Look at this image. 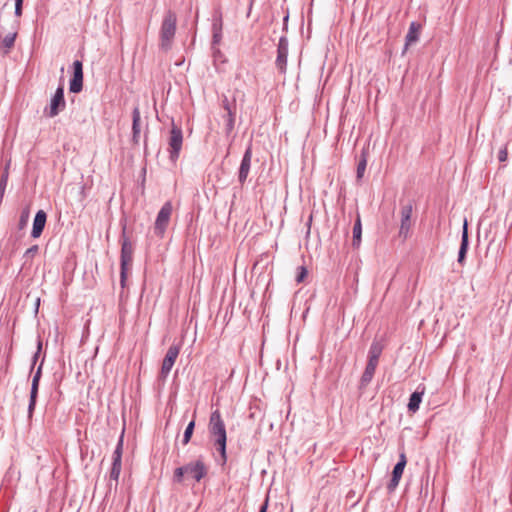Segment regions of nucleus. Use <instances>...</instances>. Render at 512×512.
<instances>
[{"instance_id":"2f4dec72","label":"nucleus","mask_w":512,"mask_h":512,"mask_svg":"<svg viewBox=\"0 0 512 512\" xmlns=\"http://www.w3.org/2000/svg\"><path fill=\"white\" fill-rule=\"evenodd\" d=\"M29 219V209H24L21 213L20 220H19V226L20 228H23Z\"/></svg>"},{"instance_id":"7c9ffc66","label":"nucleus","mask_w":512,"mask_h":512,"mask_svg":"<svg viewBox=\"0 0 512 512\" xmlns=\"http://www.w3.org/2000/svg\"><path fill=\"white\" fill-rule=\"evenodd\" d=\"M508 159V149L507 145H504L500 150L498 151V160L499 162H505Z\"/></svg>"},{"instance_id":"2eb2a0df","label":"nucleus","mask_w":512,"mask_h":512,"mask_svg":"<svg viewBox=\"0 0 512 512\" xmlns=\"http://www.w3.org/2000/svg\"><path fill=\"white\" fill-rule=\"evenodd\" d=\"M469 247V240H468V223L467 220L464 221L463 224V230H462V236H461V244L458 252V263L460 265H463L465 262L466 253L468 251Z\"/></svg>"},{"instance_id":"ea45409f","label":"nucleus","mask_w":512,"mask_h":512,"mask_svg":"<svg viewBox=\"0 0 512 512\" xmlns=\"http://www.w3.org/2000/svg\"><path fill=\"white\" fill-rule=\"evenodd\" d=\"M15 4H23V0H15Z\"/></svg>"},{"instance_id":"58836bf2","label":"nucleus","mask_w":512,"mask_h":512,"mask_svg":"<svg viewBox=\"0 0 512 512\" xmlns=\"http://www.w3.org/2000/svg\"><path fill=\"white\" fill-rule=\"evenodd\" d=\"M34 377L41 378V365L38 367L37 371L35 372Z\"/></svg>"},{"instance_id":"72a5a7b5","label":"nucleus","mask_w":512,"mask_h":512,"mask_svg":"<svg viewBox=\"0 0 512 512\" xmlns=\"http://www.w3.org/2000/svg\"><path fill=\"white\" fill-rule=\"evenodd\" d=\"M306 275H307L306 268L303 266L299 267V273L296 277L297 283H301L304 280V278L306 277Z\"/></svg>"},{"instance_id":"f704fd0d","label":"nucleus","mask_w":512,"mask_h":512,"mask_svg":"<svg viewBox=\"0 0 512 512\" xmlns=\"http://www.w3.org/2000/svg\"><path fill=\"white\" fill-rule=\"evenodd\" d=\"M223 107L227 111V115L234 113L227 98L223 101Z\"/></svg>"},{"instance_id":"4be33fe9","label":"nucleus","mask_w":512,"mask_h":512,"mask_svg":"<svg viewBox=\"0 0 512 512\" xmlns=\"http://www.w3.org/2000/svg\"><path fill=\"white\" fill-rule=\"evenodd\" d=\"M382 350L383 346L381 345V343L377 341L372 342L368 352V361L378 364Z\"/></svg>"},{"instance_id":"aec40b11","label":"nucleus","mask_w":512,"mask_h":512,"mask_svg":"<svg viewBox=\"0 0 512 512\" xmlns=\"http://www.w3.org/2000/svg\"><path fill=\"white\" fill-rule=\"evenodd\" d=\"M377 365L378 364L374 362H367L360 380L362 386H367L372 381Z\"/></svg>"},{"instance_id":"e433bc0d","label":"nucleus","mask_w":512,"mask_h":512,"mask_svg":"<svg viewBox=\"0 0 512 512\" xmlns=\"http://www.w3.org/2000/svg\"><path fill=\"white\" fill-rule=\"evenodd\" d=\"M41 347H42L41 342H39V343H38V350H37V352L34 354V357H33V362H34V363L37 361V358H38L39 352H40V350H41Z\"/></svg>"},{"instance_id":"c9c22d12","label":"nucleus","mask_w":512,"mask_h":512,"mask_svg":"<svg viewBox=\"0 0 512 512\" xmlns=\"http://www.w3.org/2000/svg\"><path fill=\"white\" fill-rule=\"evenodd\" d=\"M23 4H15V16L20 17L22 15Z\"/></svg>"},{"instance_id":"6ab92c4d","label":"nucleus","mask_w":512,"mask_h":512,"mask_svg":"<svg viewBox=\"0 0 512 512\" xmlns=\"http://www.w3.org/2000/svg\"><path fill=\"white\" fill-rule=\"evenodd\" d=\"M39 382H40V378H36L33 376L31 391H30V400H29V405H28L29 416L32 415V413L35 409L36 399H37V395H38Z\"/></svg>"},{"instance_id":"393cba45","label":"nucleus","mask_w":512,"mask_h":512,"mask_svg":"<svg viewBox=\"0 0 512 512\" xmlns=\"http://www.w3.org/2000/svg\"><path fill=\"white\" fill-rule=\"evenodd\" d=\"M121 468H122V461L114 459L112 461V467H111V471H110V479L111 480L118 482V479H119V476L121 473Z\"/></svg>"},{"instance_id":"9b49d317","label":"nucleus","mask_w":512,"mask_h":512,"mask_svg":"<svg viewBox=\"0 0 512 512\" xmlns=\"http://www.w3.org/2000/svg\"><path fill=\"white\" fill-rule=\"evenodd\" d=\"M83 88V64L80 60L73 62V77L70 80L69 90L72 93H79Z\"/></svg>"},{"instance_id":"4468645a","label":"nucleus","mask_w":512,"mask_h":512,"mask_svg":"<svg viewBox=\"0 0 512 512\" xmlns=\"http://www.w3.org/2000/svg\"><path fill=\"white\" fill-rule=\"evenodd\" d=\"M46 220H47L46 212L44 210H39L36 213L34 221H33V227H32V231H31V236L33 238H38L41 236V234L44 230V227L46 225Z\"/></svg>"},{"instance_id":"f3484780","label":"nucleus","mask_w":512,"mask_h":512,"mask_svg":"<svg viewBox=\"0 0 512 512\" xmlns=\"http://www.w3.org/2000/svg\"><path fill=\"white\" fill-rule=\"evenodd\" d=\"M140 121L141 113L138 106L134 107L132 111V140L134 143L139 142L140 137Z\"/></svg>"},{"instance_id":"473e14b6","label":"nucleus","mask_w":512,"mask_h":512,"mask_svg":"<svg viewBox=\"0 0 512 512\" xmlns=\"http://www.w3.org/2000/svg\"><path fill=\"white\" fill-rule=\"evenodd\" d=\"M38 250H39L38 245H33L25 251L24 257L32 258V257H34V255H36L38 253Z\"/></svg>"},{"instance_id":"412c9836","label":"nucleus","mask_w":512,"mask_h":512,"mask_svg":"<svg viewBox=\"0 0 512 512\" xmlns=\"http://www.w3.org/2000/svg\"><path fill=\"white\" fill-rule=\"evenodd\" d=\"M361 236H362V224L360 215H357L354 226H353V240L352 245L354 248H359L361 244Z\"/></svg>"},{"instance_id":"20e7f679","label":"nucleus","mask_w":512,"mask_h":512,"mask_svg":"<svg viewBox=\"0 0 512 512\" xmlns=\"http://www.w3.org/2000/svg\"><path fill=\"white\" fill-rule=\"evenodd\" d=\"M66 108V101L64 98V88L59 86L47 107L44 108L43 113L48 118L56 117L60 112Z\"/></svg>"},{"instance_id":"4c0bfd02","label":"nucleus","mask_w":512,"mask_h":512,"mask_svg":"<svg viewBox=\"0 0 512 512\" xmlns=\"http://www.w3.org/2000/svg\"><path fill=\"white\" fill-rule=\"evenodd\" d=\"M268 508V499L265 500V502L262 504L259 512H266Z\"/></svg>"},{"instance_id":"0eeeda50","label":"nucleus","mask_w":512,"mask_h":512,"mask_svg":"<svg viewBox=\"0 0 512 512\" xmlns=\"http://www.w3.org/2000/svg\"><path fill=\"white\" fill-rule=\"evenodd\" d=\"M186 474L196 482H200L208 473V468L202 458L185 465Z\"/></svg>"},{"instance_id":"39448f33","label":"nucleus","mask_w":512,"mask_h":512,"mask_svg":"<svg viewBox=\"0 0 512 512\" xmlns=\"http://www.w3.org/2000/svg\"><path fill=\"white\" fill-rule=\"evenodd\" d=\"M183 143L182 129L176 125H172L169 137V158L175 162L180 154Z\"/></svg>"},{"instance_id":"5701e85b","label":"nucleus","mask_w":512,"mask_h":512,"mask_svg":"<svg viewBox=\"0 0 512 512\" xmlns=\"http://www.w3.org/2000/svg\"><path fill=\"white\" fill-rule=\"evenodd\" d=\"M419 30H420L419 24H417L415 22H412L410 24L408 33L406 34V45H410L418 40Z\"/></svg>"},{"instance_id":"ddd939ff","label":"nucleus","mask_w":512,"mask_h":512,"mask_svg":"<svg viewBox=\"0 0 512 512\" xmlns=\"http://www.w3.org/2000/svg\"><path fill=\"white\" fill-rule=\"evenodd\" d=\"M412 205H406L401 209V225L399 235L406 238L411 227Z\"/></svg>"},{"instance_id":"dca6fc26","label":"nucleus","mask_w":512,"mask_h":512,"mask_svg":"<svg viewBox=\"0 0 512 512\" xmlns=\"http://www.w3.org/2000/svg\"><path fill=\"white\" fill-rule=\"evenodd\" d=\"M17 31H18V24L15 21L13 26H12L11 31H9L3 37L2 41H1L0 48L3 50V52L5 54H7L10 51V49L14 46L15 39H16V36H17Z\"/></svg>"},{"instance_id":"423d86ee","label":"nucleus","mask_w":512,"mask_h":512,"mask_svg":"<svg viewBox=\"0 0 512 512\" xmlns=\"http://www.w3.org/2000/svg\"><path fill=\"white\" fill-rule=\"evenodd\" d=\"M172 209V204L171 202L168 201L164 203L156 217L154 229L155 233L161 237L164 235L166 228L169 224Z\"/></svg>"},{"instance_id":"9d476101","label":"nucleus","mask_w":512,"mask_h":512,"mask_svg":"<svg viewBox=\"0 0 512 512\" xmlns=\"http://www.w3.org/2000/svg\"><path fill=\"white\" fill-rule=\"evenodd\" d=\"M406 463H407L406 455H405V453L402 452L399 455L398 462L396 463V465L393 468L392 477H391L389 483L387 484V489L389 492H393L399 485V482L403 475Z\"/></svg>"},{"instance_id":"a878e982","label":"nucleus","mask_w":512,"mask_h":512,"mask_svg":"<svg viewBox=\"0 0 512 512\" xmlns=\"http://www.w3.org/2000/svg\"><path fill=\"white\" fill-rule=\"evenodd\" d=\"M194 428H195V420L193 419L192 421L189 422V424L187 425V427L184 431V435H183V439H182L183 445H187L190 442Z\"/></svg>"},{"instance_id":"6e6552de","label":"nucleus","mask_w":512,"mask_h":512,"mask_svg":"<svg viewBox=\"0 0 512 512\" xmlns=\"http://www.w3.org/2000/svg\"><path fill=\"white\" fill-rule=\"evenodd\" d=\"M288 46V39L285 36L280 37L275 65L281 74H285L287 70Z\"/></svg>"},{"instance_id":"a19ab883","label":"nucleus","mask_w":512,"mask_h":512,"mask_svg":"<svg viewBox=\"0 0 512 512\" xmlns=\"http://www.w3.org/2000/svg\"><path fill=\"white\" fill-rule=\"evenodd\" d=\"M3 30H4V29H3L2 27H0V37H1V36H2V34H3Z\"/></svg>"},{"instance_id":"f03ea898","label":"nucleus","mask_w":512,"mask_h":512,"mask_svg":"<svg viewBox=\"0 0 512 512\" xmlns=\"http://www.w3.org/2000/svg\"><path fill=\"white\" fill-rule=\"evenodd\" d=\"M177 16L169 10L164 16L160 29V46L164 50L171 48L176 33Z\"/></svg>"},{"instance_id":"1a4fd4ad","label":"nucleus","mask_w":512,"mask_h":512,"mask_svg":"<svg viewBox=\"0 0 512 512\" xmlns=\"http://www.w3.org/2000/svg\"><path fill=\"white\" fill-rule=\"evenodd\" d=\"M181 350V344H173L169 347L167 350V353L162 361L161 366V375L163 377H167L169 373L171 372L175 361L180 353Z\"/></svg>"},{"instance_id":"7ed1b4c3","label":"nucleus","mask_w":512,"mask_h":512,"mask_svg":"<svg viewBox=\"0 0 512 512\" xmlns=\"http://www.w3.org/2000/svg\"><path fill=\"white\" fill-rule=\"evenodd\" d=\"M133 257V246L129 239L123 234L122 242H121V271H120V281L122 287L125 285L127 271L129 266L131 265Z\"/></svg>"},{"instance_id":"c85d7f7f","label":"nucleus","mask_w":512,"mask_h":512,"mask_svg":"<svg viewBox=\"0 0 512 512\" xmlns=\"http://www.w3.org/2000/svg\"><path fill=\"white\" fill-rule=\"evenodd\" d=\"M367 166V160L364 155H362V158L359 160L357 165V178L361 179L364 175L365 169Z\"/></svg>"},{"instance_id":"cd10ccee","label":"nucleus","mask_w":512,"mask_h":512,"mask_svg":"<svg viewBox=\"0 0 512 512\" xmlns=\"http://www.w3.org/2000/svg\"><path fill=\"white\" fill-rule=\"evenodd\" d=\"M186 474L185 465L182 467H178L174 470L173 481L176 483H181L183 481L184 475Z\"/></svg>"},{"instance_id":"a211bd4d","label":"nucleus","mask_w":512,"mask_h":512,"mask_svg":"<svg viewBox=\"0 0 512 512\" xmlns=\"http://www.w3.org/2000/svg\"><path fill=\"white\" fill-rule=\"evenodd\" d=\"M424 392H425V387L419 386L417 388V390L411 394V396L409 398V402H408L409 411L416 412L419 409Z\"/></svg>"},{"instance_id":"f8f14e48","label":"nucleus","mask_w":512,"mask_h":512,"mask_svg":"<svg viewBox=\"0 0 512 512\" xmlns=\"http://www.w3.org/2000/svg\"><path fill=\"white\" fill-rule=\"evenodd\" d=\"M251 159H252V147H251V145H249L244 152V155L242 157L240 167H239L238 180L241 184H243L246 181V179L249 175V171H250V167H251Z\"/></svg>"},{"instance_id":"c756f323","label":"nucleus","mask_w":512,"mask_h":512,"mask_svg":"<svg viewBox=\"0 0 512 512\" xmlns=\"http://www.w3.org/2000/svg\"><path fill=\"white\" fill-rule=\"evenodd\" d=\"M234 126H235V115H234V113H230L229 115L226 116V126H225L226 134H230L233 131Z\"/></svg>"},{"instance_id":"f257e3e1","label":"nucleus","mask_w":512,"mask_h":512,"mask_svg":"<svg viewBox=\"0 0 512 512\" xmlns=\"http://www.w3.org/2000/svg\"><path fill=\"white\" fill-rule=\"evenodd\" d=\"M208 430L210 436L214 440V445L220 454L221 464L224 465L227 462L226 443L227 434L225 423L222 419L221 413L218 409L213 411L210 415Z\"/></svg>"},{"instance_id":"bb28decb","label":"nucleus","mask_w":512,"mask_h":512,"mask_svg":"<svg viewBox=\"0 0 512 512\" xmlns=\"http://www.w3.org/2000/svg\"><path fill=\"white\" fill-rule=\"evenodd\" d=\"M123 437H124V434L122 433L119 440H118V443L116 445V448L113 452V460L114 459H117V460H121L122 461V453H123Z\"/></svg>"},{"instance_id":"b1692460","label":"nucleus","mask_w":512,"mask_h":512,"mask_svg":"<svg viewBox=\"0 0 512 512\" xmlns=\"http://www.w3.org/2000/svg\"><path fill=\"white\" fill-rule=\"evenodd\" d=\"M212 42L213 44H219L222 40V19L219 17V19L215 20L212 24Z\"/></svg>"}]
</instances>
